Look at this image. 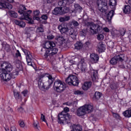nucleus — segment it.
<instances>
[{
	"label": "nucleus",
	"instance_id": "obj_47",
	"mask_svg": "<svg viewBox=\"0 0 131 131\" xmlns=\"http://www.w3.org/2000/svg\"><path fill=\"white\" fill-rule=\"evenodd\" d=\"M43 31H44L43 28H42L41 26H40L36 30L37 33H39L40 32H43Z\"/></svg>",
	"mask_w": 131,
	"mask_h": 131
},
{
	"label": "nucleus",
	"instance_id": "obj_32",
	"mask_svg": "<svg viewBox=\"0 0 131 131\" xmlns=\"http://www.w3.org/2000/svg\"><path fill=\"white\" fill-rule=\"evenodd\" d=\"M14 64L16 67V68H17V69H19V70H21V69H22V63H21V61L19 60H15Z\"/></svg>",
	"mask_w": 131,
	"mask_h": 131
},
{
	"label": "nucleus",
	"instance_id": "obj_18",
	"mask_svg": "<svg viewBox=\"0 0 131 131\" xmlns=\"http://www.w3.org/2000/svg\"><path fill=\"white\" fill-rule=\"evenodd\" d=\"M93 81H96L99 78L98 70H92L91 71Z\"/></svg>",
	"mask_w": 131,
	"mask_h": 131
},
{
	"label": "nucleus",
	"instance_id": "obj_29",
	"mask_svg": "<svg viewBox=\"0 0 131 131\" xmlns=\"http://www.w3.org/2000/svg\"><path fill=\"white\" fill-rule=\"evenodd\" d=\"M123 11L125 14H129L131 11L130 6L129 5H125L123 9Z\"/></svg>",
	"mask_w": 131,
	"mask_h": 131
},
{
	"label": "nucleus",
	"instance_id": "obj_61",
	"mask_svg": "<svg viewBox=\"0 0 131 131\" xmlns=\"http://www.w3.org/2000/svg\"><path fill=\"white\" fill-rule=\"evenodd\" d=\"M69 62L70 63V65H73V64H74V61H73V60H70Z\"/></svg>",
	"mask_w": 131,
	"mask_h": 131
},
{
	"label": "nucleus",
	"instance_id": "obj_42",
	"mask_svg": "<svg viewBox=\"0 0 131 131\" xmlns=\"http://www.w3.org/2000/svg\"><path fill=\"white\" fill-rule=\"evenodd\" d=\"M88 33V29L83 30L80 32V35L81 36H85Z\"/></svg>",
	"mask_w": 131,
	"mask_h": 131
},
{
	"label": "nucleus",
	"instance_id": "obj_34",
	"mask_svg": "<svg viewBox=\"0 0 131 131\" xmlns=\"http://www.w3.org/2000/svg\"><path fill=\"white\" fill-rule=\"evenodd\" d=\"M123 115L125 117H126L127 118H129L131 117V110H126L125 112L123 113Z\"/></svg>",
	"mask_w": 131,
	"mask_h": 131
},
{
	"label": "nucleus",
	"instance_id": "obj_60",
	"mask_svg": "<svg viewBox=\"0 0 131 131\" xmlns=\"http://www.w3.org/2000/svg\"><path fill=\"white\" fill-rule=\"evenodd\" d=\"M11 131H17V129H16V127H15V126L11 127Z\"/></svg>",
	"mask_w": 131,
	"mask_h": 131
},
{
	"label": "nucleus",
	"instance_id": "obj_39",
	"mask_svg": "<svg viewBox=\"0 0 131 131\" xmlns=\"http://www.w3.org/2000/svg\"><path fill=\"white\" fill-rule=\"evenodd\" d=\"M117 32L118 33V36H120V35L123 36L125 34V30L124 29H121L120 31H117Z\"/></svg>",
	"mask_w": 131,
	"mask_h": 131
},
{
	"label": "nucleus",
	"instance_id": "obj_35",
	"mask_svg": "<svg viewBox=\"0 0 131 131\" xmlns=\"http://www.w3.org/2000/svg\"><path fill=\"white\" fill-rule=\"evenodd\" d=\"M61 15L66 14V13H68L69 12V8L66 7V6H63V7H61Z\"/></svg>",
	"mask_w": 131,
	"mask_h": 131
},
{
	"label": "nucleus",
	"instance_id": "obj_9",
	"mask_svg": "<svg viewBox=\"0 0 131 131\" xmlns=\"http://www.w3.org/2000/svg\"><path fill=\"white\" fill-rule=\"evenodd\" d=\"M125 60V55L124 54H118L113 57L110 61L112 65H116L117 62H123Z\"/></svg>",
	"mask_w": 131,
	"mask_h": 131
},
{
	"label": "nucleus",
	"instance_id": "obj_51",
	"mask_svg": "<svg viewBox=\"0 0 131 131\" xmlns=\"http://www.w3.org/2000/svg\"><path fill=\"white\" fill-rule=\"evenodd\" d=\"M17 111H18V112H19L20 113H23L25 111L24 110V108L22 106H20V107L18 108Z\"/></svg>",
	"mask_w": 131,
	"mask_h": 131
},
{
	"label": "nucleus",
	"instance_id": "obj_1",
	"mask_svg": "<svg viewBox=\"0 0 131 131\" xmlns=\"http://www.w3.org/2000/svg\"><path fill=\"white\" fill-rule=\"evenodd\" d=\"M38 81V86L41 91L49 90L51 85L53 84V82L55 81V78H53L52 75L49 73H43L40 75L36 78Z\"/></svg>",
	"mask_w": 131,
	"mask_h": 131
},
{
	"label": "nucleus",
	"instance_id": "obj_11",
	"mask_svg": "<svg viewBox=\"0 0 131 131\" xmlns=\"http://www.w3.org/2000/svg\"><path fill=\"white\" fill-rule=\"evenodd\" d=\"M23 51L26 56V60L28 65L35 69V64L32 62V55H31L30 51L28 50H23Z\"/></svg>",
	"mask_w": 131,
	"mask_h": 131
},
{
	"label": "nucleus",
	"instance_id": "obj_62",
	"mask_svg": "<svg viewBox=\"0 0 131 131\" xmlns=\"http://www.w3.org/2000/svg\"><path fill=\"white\" fill-rule=\"evenodd\" d=\"M33 124H34V127H35V128H38V127H37V122H34Z\"/></svg>",
	"mask_w": 131,
	"mask_h": 131
},
{
	"label": "nucleus",
	"instance_id": "obj_4",
	"mask_svg": "<svg viewBox=\"0 0 131 131\" xmlns=\"http://www.w3.org/2000/svg\"><path fill=\"white\" fill-rule=\"evenodd\" d=\"M86 26L89 28V30L92 34H96V33H100L102 32L103 30V25L102 24H99L98 25H96L94 23L88 22L86 23Z\"/></svg>",
	"mask_w": 131,
	"mask_h": 131
},
{
	"label": "nucleus",
	"instance_id": "obj_7",
	"mask_svg": "<svg viewBox=\"0 0 131 131\" xmlns=\"http://www.w3.org/2000/svg\"><path fill=\"white\" fill-rule=\"evenodd\" d=\"M65 81L67 84H69V85L77 86V85L79 84V80L78 79V78L74 75H69L67 78H66Z\"/></svg>",
	"mask_w": 131,
	"mask_h": 131
},
{
	"label": "nucleus",
	"instance_id": "obj_58",
	"mask_svg": "<svg viewBox=\"0 0 131 131\" xmlns=\"http://www.w3.org/2000/svg\"><path fill=\"white\" fill-rule=\"evenodd\" d=\"M103 30L104 31H105V32H110V30H109V29L107 27L103 28Z\"/></svg>",
	"mask_w": 131,
	"mask_h": 131
},
{
	"label": "nucleus",
	"instance_id": "obj_37",
	"mask_svg": "<svg viewBox=\"0 0 131 131\" xmlns=\"http://www.w3.org/2000/svg\"><path fill=\"white\" fill-rule=\"evenodd\" d=\"M8 14L10 17H12L13 18H17L18 17V14L16 13L14 11L10 10L8 11Z\"/></svg>",
	"mask_w": 131,
	"mask_h": 131
},
{
	"label": "nucleus",
	"instance_id": "obj_54",
	"mask_svg": "<svg viewBox=\"0 0 131 131\" xmlns=\"http://www.w3.org/2000/svg\"><path fill=\"white\" fill-rule=\"evenodd\" d=\"M41 18L43 20H48V15H47L46 14L42 15Z\"/></svg>",
	"mask_w": 131,
	"mask_h": 131
},
{
	"label": "nucleus",
	"instance_id": "obj_30",
	"mask_svg": "<svg viewBox=\"0 0 131 131\" xmlns=\"http://www.w3.org/2000/svg\"><path fill=\"white\" fill-rule=\"evenodd\" d=\"M75 50H81L82 49V47L83 45L81 42L77 41L75 45Z\"/></svg>",
	"mask_w": 131,
	"mask_h": 131
},
{
	"label": "nucleus",
	"instance_id": "obj_8",
	"mask_svg": "<svg viewBox=\"0 0 131 131\" xmlns=\"http://www.w3.org/2000/svg\"><path fill=\"white\" fill-rule=\"evenodd\" d=\"M58 53V50H47L44 54V58L47 61L50 62L54 60V55Z\"/></svg>",
	"mask_w": 131,
	"mask_h": 131
},
{
	"label": "nucleus",
	"instance_id": "obj_14",
	"mask_svg": "<svg viewBox=\"0 0 131 131\" xmlns=\"http://www.w3.org/2000/svg\"><path fill=\"white\" fill-rule=\"evenodd\" d=\"M100 57L96 53H92L90 54V61L92 64H96L99 61Z\"/></svg>",
	"mask_w": 131,
	"mask_h": 131
},
{
	"label": "nucleus",
	"instance_id": "obj_40",
	"mask_svg": "<svg viewBox=\"0 0 131 131\" xmlns=\"http://www.w3.org/2000/svg\"><path fill=\"white\" fill-rule=\"evenodd\" d=\"M74 7L75 11H77V12H80L82 10V8L78 4H75Z\"/></svg>",
	"mask_w": 131,
	"mask_h": 131
},
{
	"label": "nucleus",
	"instance_id": "obj_21",
	"mask_svg": "<svg viewBox=\"0 0 131 131\" xmlns=\"http://www.w3.org/2000/svg\"><path fill=\"white\" fill-rule=\"evenodd\" d=\"M71 128V131H82V126L79 124H73Z\"/></svg>",
	"mask_w": 131,
	"mask_h": 131
},
{
	"label": "nucleus",
	"instance_id": "obj_59",
	"mask_svg": "<svg viewBox=\"0 0 131 131\" xmlns=\"http://www.w3.org/2000/svg\"><path fill=\"white\" fill-rule=\"evenodd\" d=\"M54 36L53 35H49L47 36L48 39H53Z\"/></svg>",
	"mask_w": 131,
	"mask_h": 131
},
{
	"label": "nucleus",
	"instance_id": "obj_23",
	"mask_svg": "<svg viewBox=\"0 0 131 131\" xmlns=\"http://www.w3.org/2000/svg\"><path fill=\"white\" fill-rule=\"evenodd\" d=\"M108 5L111 9L113 10H115L116 5H117V2L116 0H110Z\"/></svg>",
	"mask_w": 131,
	"mask_h": 131
},
{
	"label": "nucleus",
	"instance_id": "obj_22",
	"mask_svg": "<svg viewBox=\"0 0 131 131\" xmlns=\"http://www.w3.org/2000/svg\"><path fill=\"white\" fill-rule=\"evenodd\" d=\"M114 10H112L107 14L106 19L108 22H111V20H112V18H113V16H114Z\"/></svg>",
	"mask_w": 131,
	"mask_h": 131
},
{
	"label": "nucleus",
	"instance_id": "obj_49",
	"mask_svg": "<svg viewBox=\"0 0 131 131\" xmlns=\"http://www.w3.org/2000/svg\"><path fill=\"white\" fill-rule=\"evenodd\" d=\"M21 95H23L24 97H27V95H28V90H25L21 93Z\"/></svg>",
	"mask_w": 131,
	"mask_h": 131
},
{
	"label": "nucleus",
	"instance_id": "obj_38",
	"mask_svg": "<svg viewBox=\"0 0 131 131\" xmlns=\"http://www.w3.org/2000/svg\"><path fill=\"white\" fill-rule=\"evenodd\" d=\"M97 48L99 50H104L105 44L103 43V42H99L97 45Z\"/></svg>",
	"mask_w": 131,
	"mask_h": 131
},
{
	"label": "nucleus",
	"instance_id": "obj_64",
	"mask_svg": "<svg viewBox=\"0 0 131 131\" xmlns=\"http://www.w3.org/2000/svg\"><path fill=\"white\" fill-rule=\"evenodd\" d=\"M86 47H89L90 45H91V42L90 41H86L85 43Z\"/></svg>",
	"mask_w": 131,
	"mask_h": 131
},
{
	"label": "nucleus",
	"instance_id": "obj_25",
	"mask_svg": "<svg viewBox=\"0 0 131 131\" xmlns=\"http://www.w3.org/2000/svg\"><path fill=\"white\" fill-rule=\"evenodd\" d=\"M53 15H62L61 7H56L53 11Z\"/></svg>",
	"mask_w": 131,
	"mask_h": 131
},
{
	"label": "nucleus",
	"instance_id": "obj_45",
	"mask_svg": "<svg viewBox=\"0 0 131 131\" xmlns=\"http://www.w3.org/2000/svg\"><path fill=\"white\" fill-rule=\"evenodd\" d=\"M112 114L113 115V117L116 118V119H119L120 118V116L117 113L112 112Z\"/></svg>",
	"mask_w": 131,
	"mask_h": 131
},
{
	"label": "nucleus",
	"instance_id": "obj_12",
	"mask_svg": "<svg viewBox=\"0 0 131 131\" xmlns=\"http://www.w3.org/2000/svg\"><path fill=\"white\" fill-rule=\"evenodd\" d=\"M85 58H82L81 59L79 63V66L82 72L85 73L88 71L86 69V63H85Z\"/></svg>",
	"mask_w": 131,
	"mask_h": 131
},
{
	"label": "nucleus",
	"instance_id": "obj_55",
	"mask_svg": "<svg viewBox=\"0 0 131 131\" xmlns=\"http://www.w3.org/2000/svg\"><path fill=\"white\" fill-rule=\"evenodd\" d=\"M19 125L21 127H24V126H25V124L24 123V122L20 121H19Z\"/></svg>",
	"mask_w": 131,
	"mask_h": 131
},
{
	"label": "nucleus",
	"instance_id": "obj_10",
	"mask_svg": "<svg viewBox=\"0 0 131 131\" xmlns=\"http://www.w3.org/2000/svg\"><path fill=\"white\" fill-rule=\"evenodd\" d=\"M107 5V0H98L97 2L98 10L102 13H105L107 11V9H108Z\"/></svg>",
	"mask_w": 131,
	"mask_h": 131
},
{
	"label": "nucleus",
	"instance_id": "obj_57",
	"mask_svg": "<svg viewBox=\"0 0 131 131\" xmlns=\"http://www.w3.org/2000/svg\"><path fill=\"white\" fill-rule=\"evenodd\" d=\"M73 25L75 27L78 26L79 25L77 21H73Z\"/></svg>",
	"mask_w": 131,
	"mask_h": 131
},
{
	"label": "nucleus",
	"instance_id": "obj_53",
	"mask_svg": "<svg viewBox=\"0 0 131 131\" xmlns=\"http://www.w3.org/2000/svg\"><path fill=\"white\" fill-rule=\"evenodd\" d=\"M75 95H82V92L79 90H77L74 92Z\"/></svg>",
	"mask_w": 131,
	"mask_h": 131
},
{
	"label": "nucleus",
	"instance_id": "obj_41",
	"mask_svg": "<svg viewBox=\"0 0 131 131\" xmlns=\"http://www.w3.org/2000/svg\"><path fill=\"white\" fill-rule=\"evenodd\" d=\"M26 18H25V20H28L30 24H33V20L29 18V14L26 13Z\"/></svg>",
	"mask_w": 131,
	"mask_h": 131
},
{
	"label": "nucleus",
	"instance_id": "obj_19",
	"mask_svg": "<svg viewBox=\"0 0 131 131\" xmlns=\"http://www.w3.org/2000/svg\"><path fill=\"white\" fill-rule=\"evenodd\" d=\"M92 84H93V83H92L91 81L85 82L82 86V90H83V91H88V90L91 89Z\"/></svg>",
	"mask_w": 131,
	"mask_h": 131
},
{
	"label": "nucleus",
	"instance_id": "obj_16",
	"mask_svg": "<svg viewBox=\"0 0 131 131\" xmlns=\"http://www.w3.org/2000/svg\"><path fill=\"white\" fill-rule=\"evenodd\" d=\"M86 114V112L84 105L79 107L77 111V115L78 116H83Z\"/></svg>",
	"mask_w": 131,
	"mask_h": 131
},
{
	"label": "nucleus",
	"instance_id": "obj_28",
	"mask_svg": "<svg viewBox=\"0 0 131 131\" xmlns=\"http://www.w3.org/2000/svg\"><path fill=\"white\" fill-rule=\"evenodd\" d=\"M70 20V16H65L64 17H59V22H61L63 23V22H66V21H69Z\"/></svg>",
	"mask_w": 131,
	"mask_h": 131
},
{
	"label": "nucleus",
	"instance_id": "obj_27",
	"mask_svg": "<svg viewBox=\"0 0 131 131\" xmlns=\"http://www.w3.org/2000/svg\"><path fill=\"white\" fill-rule=\"evenodd\" d=\"M102 97V93L96 92L95 93L94 96H93V100H95V101H98Z\"/></svg>",
	"mask_w": 131,
	"mask_h": 131
},
{
	"label": "nucleus",
	"instance_id": "obj_2",
	"mask_svg": "<svg viewBox=\"0 0 131 131\" xmlns=\"http://www.w3.org/2000/svg\"><path fill=\"white\" fill-rule=\"evenodd\" d=\"M1 67H4V68L0 69V77L2 80L4 81L11 80V79L12 78V74L8 72H11L12 71L13 69L12 65L7 62H4L1 64Z\"/></svg>",
	"mask_w": 131,
	"mask_h": 131
},
{
	"label": "nucleus",
	"instance_id": "obj_63",
	"mask_svg": "<svg viewBox=\"0 0 131 131\" xmlns=\"http://www.w3.org/2000/svg\"><path fill=\"white\" fill-rule=\"evenodd\" d=\"M119 68H121L122 69H124L125 68V67H124V64H121L119 66Z\"/></svg>",
	"mask_w": 131,
	"mask_h": 131
},
{
	"label": "nucleus",
	"instance_id": "obj_52",
	"mask_svg": "<svg viewBox=\"0 0 131 131\" xmlns=\"http://www.w3.org/2000/svg\"><path fill=\"white\" fill-rule=\"evenodd\" d=\"M40 119L42 120V121H44L45 122H47V120H46V116L43 115V114H41Z\"/></svg>",
	"mask_w": 131,
	"mask_h": 131
},
{
	"label": "nucleus",
	"instance_id": "obj_26",
	"mask_svg": "<svg viewBox=\"0 0 131 131\" xmlns=\"http://www.w3.org/2000/svg\"><path fill=\"white\" fill-rule=\"evenodd\" d=\"M34 13V16L33 17V20H37L38 21L39 20V17L37 16L39 15V14H40V12L38 10H36L33 12Z\"/></svg>",
	"mask_w": 131,
	"mask_h": 131
},
{
	"label": "nucleus",
	"instance_id": "obj_6",
	"mask_svg": "<svg viewBox=\"0 0 131 131\" xmlns=\"http://www.w3.org/2000/svg\"><path fill=\"white\" fill-rule=\"evenodd\" d=\"M58 29L60 31L61 33H64L67 35H72L73 37L75 36L74 34V29L73 28L69 29L65 24H61L58 27Z\"/></svg>",
	"mask_w": 131,
	"mask_h": 131
},
{
	"label": "nucleus",
	"instance_id": "obj_33",
	"mask_svg": "<svg viewBox=\"0 0 131 131\" xmlns=\"http://www.w3.org/2000/svg\"><path fill=\"white\" fill-rule=\"evenodd\" d=\"M56 40H57V41H59L60 42V45H62L63 43V41L65 40V39H64V37L62 35H58L56 38Z\"/></svg>",
	"mask_w": 131,
	"mask_h": 131
},
{
	"label": "nucleus",
	"instance_id": "obj_50",
	"mask_svg": "<svg viewBox=\"0 0 131 131\" xmlns=\"http://www.w3.org/2000/svg\"><path fill=\"white\" fill-rule=\"evenodd\" d=\"M74 103H75V101H74V102L68 101L67 102H65L64 103H63V105H67V106H72V105H73Z\"/></svg>",
	"mask_w": 131,
	"mask_h": 131
},
{
	"label": "nucleus",
	"instance_id": "obj_43",
	"mask_svg": "<svg viewBox=\"0 0 131 131\" xmlns=\"http://www.w3.org/2000/svg\"><path fill=\"white\" fill-rule=\"evenodd\" d=\"M110 89H111V90H116V89L117 88V86L116 85V84H115V83H112L110 85Z\"/></svg>",
	"mask_w": 131,
	"mask_h": 131
},
{
	"label": "nucleus",
	"instance_id": "obj_15",
	"mask_svg": "<svg viewBox=\"0 0 131 131\" xmlns=\"http://www.w3.org/2000/svg\"><path fill=\"white\" fill-rule=\"evenodd\" d=\"M42 48L43 49H47V50L49 49H53V48H55L56 47V43L53 41H47L45 43L42 45Z\"/></svg>",
	"mask_w": 131,
	"mask_h": 131
},
{
	"label": "nucleus",
	"instance_id": "obj_3",
	"mask_svg": "<svg viewBox=\"0 0 131 131\" xmlns=\"http://www.w3.org/2000/svg\"><path fill=\"white\" fill-rule=\"evenodd\" d=\"M67 112H69V108L66 107L63 108V111L58 115V123L60 124H69L71 122L72 116Z\"/></svg>",
	"mask_w": 131,
	"mask_h": 131
},
{
	"label": "nucleus",
	"instance_id": "obj_48",
	"mask_svg": "<svg viewBox=\"0 0 131 131\" xmlns=\"http://www.w3.org/2000/svg\"><path fill=\"white\" fill-rule=\"evenodd\" d=\"M97 39H98V40H103L104 39V35L102 34H98Z\"/></svg>",
	"mask_w": 131,
	"mask_h": 131
},
{
	"label": "nucleus",
	"instance_id": "obj_24",
	"mask_svg": "<svg viewBox=\"0 0 131 131\" xmlns=\"http://www.w3.org/2000/svg\"><path fill=\"white\" fill-rule=\"evenodd\" d=\"M14 96L15 99L17 101H22V96L20 95V93L18 92H16L15 91H13Z\"/></svg>",
	"mask_w": 131,
	"mask_h": 131
},
{
	"label": "nucleus",
	"instance_id": "obj_13",
	"mask_svg": "<svg viewBox=\"0 0 131 131\" xmlns=\"http://www.w3.org/2000/svg\"><path fill=\"white\" fill-rule=\"evenodd\" d=\"M0 9H8V10H12L13 9V6L12 4L5 2H0Z\"/></svg>",
	"mask_w": 131,
	"mask_h": 131
},
{
	"label": "nucleus",
	"instance_id": "obj_17",
	"mask_svg": "<svg viewBox=\"0 0 131 131\" xmlns=\"http://www.w3.org/2000/svg\"><path fill=\"white\" fill-rule=\"evenodd\" d=\"M75 0H61L58 2V6L60 7L62 6H68L70 4H72Z\"/></svg>",
	"mask_w": 131,
	"mask_h": 131
},
{
	"label": "nucleus",
	"instance_id": "obj_31",
	"mask_svg": "<svg viewBox=\"0 0 131 131\" xmlns=\"http://www.w3.org/2000/svg\"><path fill=\"white\" fill-rule=\"evenodd\" d=\"M14 23L16 24V25H18V26H20V27H25V22L22 21V20H15Z\"/></svg>",
	"mask_w": 131,
	"mask_h": 131
},
{
	"label": "nucleus",
	"instance_id": "obj_46",
	"mask_svg": "<svg viewBox=\"0 0 131 131\" xmlns=\"http://www.w3.org/2000/svg\"><path fill=\"white\" fill-rule=\"evenodd\" d=\"M18 73V72L17 71H14L12 73H11L12 78H16V76H17Z\"/></svg>",
	"mask_w": 131,
	"mask_h": 131
},
{
	"label": "nucleus",
	"instance_id": "obj_5",
	"mask_svg": "<svg viewBox=\"0 0 131 131\" xmlns=\"http://www.w3.org/2000/svg\"><path fill=\"white\" fill-rule=\"evenodd\" d=\"M54 89L56 93H63L66 90V84L60 80H56L54 83Z\"/></svg>",
	"mask_w": 131,
	"mask_h": 131
},
{
	"label": "nucleus",
	"instance_id": "obj_56",
	"mask_svg": "<svg viewBox=\"0 0 131 131\" xmlns=\"http://www.w3.org/2000/svg\"><path fill=\"white\" fill-rule=\"evenodd\" d=\"M15 56L17 58H18V57H21V53H20L19 50H17V52L15 54Z\"/></svg>",
	"mask_w": 131,
	"mask_h": 131
},
{
	"label": "nucleus",
	"instance_id": "obj_44",
	"mask_svg": "<svg viewBox=\"0 0 131 131\" xmlns=\"http://www.w3.org/2000/svg\"><path fill=\"white\" fill-rule=\"evenodd\" d=\"M2 49H3V50H9L10 49V45H9V44H6V43H4L2 44Z\"/></svg>",
	"mask_w": 131,
	"mask_h": 131
},
{
	"label": "nucleus",
	"instance_id": "obj_20",
	"mask_svg": "<svg viewBox=\"0 0 131 131\" xmlns=\"http://www.w3.org/2000/svg\"><path fill=\"white\" fill-rule=\"evenodd\" d=\"M86 111V113H91L94 111V106L92 104H85L83 105Z\"/></svg>",
	"mask_w": 131,
	"mask_h": 131
},
{
	"label": "nucleus",
	"instance_id": "obj_36",
	"mask_svg": "<svg viewBox=\"0 0 131 131\" xmlns=\"http://www.w3.org/2000/svg\"><path fill=\"white\" fill-rule=\"evenodd\" d=\"M26 11V7H25V6L24 5H20L19 6V10L18 11V13L19 14H23V15H25L24 11Z\"/></svg>",
	"mask_w": 131,
	"mask_h": 131
}]
</instances>
